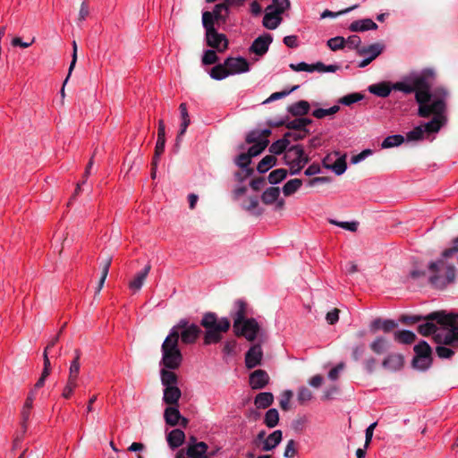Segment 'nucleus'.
Segmentation results:
<instances>
[{
	"label": "nucleus",
	"instance_id": "f257e3e1",
	"mask_svg": "<svg viewBox=\"0 0 458 458\" xmlns=\"http://www.w3.org/2000/svg\"><path fill=\"white\" fill-rule=\"evenodd\" d=\"M436 78L432 69H424L420 72H411L403 81L393 84L394 90L402 91L404 94L415 93V100L419 106L418 115L425 117L428 114V106L437 99V94L445 91L446 98L448 91L444 87H437L431 90Z\"/></svg>",
	"mask_w": 458,
	"mask_h": 458
},
{
	"label": "nucleus",
	"instance_id": "f03ea898",
	"mask_svg": "<svg viewBox=\"0 0 458 458\" xmlns=\"http://www.w3.org/2000/svg\"><path fill=\"white\" fill-rule=\"evenodd\" d=\"M437 99H433L428 106V114L424 117L433 116L432 119L423 124L414 127L406 133L407 141H418L428 138L431 134L437 133L446 123V93L437 94Z\"/></svg>",
	"mask_w": 458,
	"mask_h": 458
},
{
	"label": "nucleus",
	"instance_id": "7ed1b4c3",
	"mask_svg": "<svg viewBox=\"0 0 458 458\" xmlns=\"http://www.w3.org/2000/svg\"><path fill=\"white\" fill-rule=\"evenodd\" d=\"M200 325L206 329L204 344L209 345L219 343L222 334L229 330L231 324L227 318L217 320L215 313L208 312L203 316Z\"/></svg>",
	"mask_w": 458,
	"mask_h": 458
},
{
	"label": "nucleus",
	"instance_id": "20e7f679",
	"mask_svg": "<svg viewBox=\"0 0 458 458\" xmlns=\"http://www.w3.org/2000/svg\"><path fill=\"white\" fill-rule=\"evenodd\" d=\"M428 282L435 288L442 289L455 278V268L446 263L443 259L432 261L428 264Z\"/></svg>",
	"mask_w": 458,
	"mask_h": 458
},
{
	"label": "nucleus",
	"instance_id": "39448f33",
	"mask_svg": "<svg viewBox=\"0 0 458 458\" xmlns=\"http://www.w3.org/2000/svg\"><path fill=\"white\" fill-rule=\"evenodd\" d=\"M161 364L168 369H178L182 361V355L178 346V333L171 329L161 346Z\"/></svg>",
	"mask_w": 458,
	"mask_h": 458
},
{
	"label": "nucleus",
	"instance_id": "423d86ee",
	"mask_svg": "<svg viewBox=\"0 0 458 458\" xmlns=\"http://www.w3.org/2000/svg\"><path fill=\"white\" fill-rule=\"evenodd\" d=\"M422 320H425V322L418 327L419 334L423 336L432 335L435 340V335L438 332L440 326L458 323V313L454 314L445 313V311H435L424 317Z\"/></svg>",
	"mask_w": 458,
	"mask_h": 458
},
{
	"label": "nucleus",
	"instance_id": "0eeeda50",
	"mask_svg": "<svg viewBox=\"0 0 458 458\" xmlns=\"http://www.w3.org/2000/svg\"><path fill=\"white\" fill-rule=\"evenodd\" d=\"M284 159L290 167L291 174H299L309 162V157L301 145L290 147L284 154Z\"/></svg>",
	"mask_w": 458,
	"mask_h": 458
},
{
	"label": "nucleus",
	"instance_id": "6e6552de",
	"mask_svg": "<svg viewBox=\"0 0 458 458\" xmlns=\"http://www.w3.org/2000/svg\"><path fill=\"white\" fill-rule=\"evenodd\" d=\"M435 343L458 349V323L440 326L435 335Z\"/></svg>",
	"mask_w": 458,
	"mask_h": 458
},
{
	"label": "nucleus",
	"instance_id": "1a4fd4ad",
	"mask_svg": "<svg viewBox=\"0 0 458 458\" xmlns=\"http://www.w3.org/2000/svg\"><path fill=\"white\" fill-rule=\"evenodd\" d=\"M171 329H175L178 333V338L181 336L182 342L189 344H193L199 337L201 330L196 324H190L185 318L181 319L177 325Z\"/></svg>",
	"mask_w": 458,
	"mask_h": 458
},
{
	"label": "nucleus",
	"instance_id": "9d476101",
	"mask_svg": "<svg viewBox=\"0 0 458 458\" xmlns=\"http://www.w3.org/2000/svg\"><path fill=\"white\" fill-rule=\"evenodd\" d=\"M237 335L244 336L248 341H254L259 331V323L255 318L242 320L238 328H233Z\"/></svg>",
	"mask_w": 458,
	"mask_h": 458
},
{
	"label": "nucleus",
	"instance_id": "9b49d317",
	"mask_svg": "<svg viewBox=\"0 0 458 458\" xmlns=\"http://www.w3.org/2000/svg\"><path fill=\"white\" fill-rule=\"evenodd\" d=\"M208 445L205 442H197L194 437L190 438L186 446L188 458H210L208 454Z\"/></svg>",
	"mask_w": 458,
	"mask_h": 458
},
{
	"label": "nucleus",
	"instance_id": "f8f14e48",
	"mask_svg": "<svg viewBox=\"0 0 458 458\" xmlns=\"http://www.w3.org/2000/svg\"><path fill=\"white\" fill-rule=\"evenodd\" d=\"M225 65L227 67L230 75L245 73L250 71V64L244 57H227L225 60Z\"/></svg>",
	"mask_w": 458,
	"mask_h": 458
},
{
	"label": "nucleus",
	"instance_id": "ddd939ff",
	"mask_svg": "<svg viewBox=\"0 0 458 458\" xmlns=\"http://www.w3.org/2000/svg\"><path fill=\"white\" fill-rule=\"evenodd\" d=\"M206 41L208 46L220 53L225 52L228 47V40L225 35L218 33L216 30L206 33Z\"/></svg>",
	"mask_w": 458,
	"mask_h": 458
},
{
	"label": "nucleus",
	"instance_id": "4468645a",
	"mask_svg": "<svg viewBox=\"0 0 458 458\" xmlns=\"http://www.w3.org/2000/svg\"><path fill=\"white\" fill-rule=\"evenodd\" d=\"M273 38L270 34H264L258 37L250 47V51L256 54L257 55H265L272 43Z\"/></svg>",
	"mask_w": 458,
	"mask_h": 458
},
{
	"label": "nucleus",
	"instance_id": "2eb2a0df",
	"mask_svg": "<svg viewBox=\"0 0 458 458\" xmlns=\"http://www.w3.org/2000/svg\"><path fill=\"white\" fill-rule=\"evenodd\" d=\"M164 417L166 424L173 427L181 424L185 428L188 424V420L181 415L178 408L174 406L167 407L165 410Z\"/></svg>",
	"mask_w": 458,
	"mask_h": 458
},
{
	"label": "nucleus",
	"instance_id": "dca6fc26",
	"mask_svg": "<svg viewBox=\"0 0 458 458\" xmlns=\"http://www.w3.org/2000/svg\"><path fill=\"white\" fill-rule=\"evenodd\" d=\"M263 357L261 346L255 344L245 354V365L248 369H253L259 365Z\"/></svg>",
	"mask_w": 458,
	"mask_h": 458
},
{
	"label": "nucleus",
	"instance_id": "f3484780",
	"mask_svg": "<svg viewBox=\"0 0 458 458\" xmlns=\"http://www.w3.org/2000/svg\"><path fill=\"white\" fill-rule=\"evenodd\" d=\"M269 382V376L263 369H257L250 375V386L252 389L264 388Z\"/></svg>",
	"mask_w": 458,
	"mask_h": 458
},
{
	"label": "nucleus",
	"instance_id": "a211bd4d",
	"mask_svg": "<svg viewBox=\"0 0 458 458\" xmlns=\"http://www.w3.org/2000/svg\"><path fill=\"white\" fill-rule=\"evenodd\" d=\"M233 318V328H238L242 320L247 319V304L242 300H237L233 305V310L231 313Z\"/></svg>",
	"mask_w": 458,
	"mask_h": 458
},
{
	"label": "nucleus",
	"instance_id": "6ab92c4d",
	"mask_svg": "<svg viewBox=\"0 0 458 458\" xmlns=\"http://www.w3.org/2000/svg\"><path fill=\"white\" fill-rule=\"evenodd\" d=\"M382 366L391 371L399 370L403 366V358L401 354H390L385 358Z\"/></svg>",
	"mask_w": 458,
	"mask_h": 458
},
{
	"label": "nucleus",
	"instance_id": "aec40b11",
	"mask_svg": "<svg viewBox=\"0 0 458 458\" xmlns=\"http://www.w3.org/2000/svg\"><path fill=\"white\" fill-rule=\"evenodd\" d=\"M181 395H182V392L177 386L165 387L164 394H163V401H164V403H165L166 404H169L171 406L177 405Z\"/></svg>",
	"mask_w": 458,
	"mask_h": 458
},
{
	"label": "nucleus",
	"instance_id": "412c9836",
	"mask_svg": "<svg viewBox=\"0 0 458 458\" xmlns=\"http://www.w3.org/2000/svg\"><path fill=\"white\" fill-rule=\"evenodd\" d=\"M282 431L279 429L275 430L270 435H268V437L264 440L262 450L265 452H268L275 449L282 441Z\"/></svg>",
	"mask_w": 458,
	"mask_h": 458
},
{
	"label": "nucleus",
	"instance_id": "4be33fe9",
	"mask_svg": "<svg viewBox=\"0 0 458 458\" xmlns=\"http://www.w3.org/2000/svg\"><path fill=\"white\" fill-rule=\"evenodd\" d=\"M281 14L275 11L267 10L266 14L263 17V26L268 30H275L281 23Z\"/></svg>",
	"mask_w": 458,
	"mask_h": 458
},
{
	"label": "nucleus",
	"instance_id": "5701e85b",
	"mask_svg": "<svg viewBox=\"0 0 458 458\" xmlns=\"http://www.w3.org/2000/svg\"><path fill=\"white\" fill-rule=\"evenodd\" d=\"M377 29V25L371 19L358 20L352 22L349 26L351 31H366Z\"/></svg>",
	"mask_w": 458,
	"mask_h": 458
},
{
	"label": "nucleus",
	"instance_id": "b1692460",
	"mask_svg": "<svg viewBox=\"0 0 458 458\" xmlns=\"http://www.w3.org/2000/svg\"><path fill=\"white\" fill-rule=\"evenodd\" d=\"M310 104L306 100L297 101L288 106L287 111L293 116H302L309 113Z\"/></svg>",
	"mask_w": 458,
	"mask_h": 458
},
{
	"label": "nucleus",
	"instance_id": "393cba45",
	"mask_svg": "<svg viewBox=\"0 0 458 458\" xmlns=\"http://www.w3.org/2000/svg\"><path fill=\"white\" fill-rule=\"evenodd\" d=\"M185 439V434L182 429L175 428L167 435V443L172 449H175L182 445Z\"/></svg>",
	"mask_w": 458,
	"mask_h": 458
},
{
	"label": "nucleus",
	"instance_id": "a878e982",
	"mask_svg": "<svg viewBox=\"0 0 458 458\" xmlns=\"http://www.w3.org/2000/svg\"><path fill=\"white\" fill-rule=\"evenodd\" d=\"M393 89V85L390 86L387 82H380L372 84L369 87V91L380 98H386L390 95Z\"/></svg>",
	"mask_w": 458,
	"mask_h": 458
},
{
	"label": "nucleus",
	"instance_id": "bb28decb",
	"mask_svg": "<svg viewBox=\"0 0 458 458\" xmlns=\"http://www.w3.org/2000/svg\"><path fill=\"white\" fill-rule=\"evenodd\" d=\"M179 110H180V114H181L182 123L180 125V131H179V133L177 135V141L180 140L181 137H182L184 135V133L187 131L188 126L191 123V119H190V115H189V113H188V110H187L186 104L185 103H182L179 106Z\"/></svg>",
	"mask_w": 458,
	"mask_h": 458
},
{
	"label": "nucleus",
	"instance_id": "cd10ccee",
	"mask_svg": "<svg viewBox=\"0 0 458 458\" xmlns=\"http://www.w3.org/2000/svg\"><path fill=\"white\" fill-rule=\"evenodd\" d=\"M274 402V395L270 392H262L256 395L254 404L258 409H266Z\"/></svg>",
	"mask_w": 458,
	"mask_h": 458
},
{
	"label": "nucleus",
	"instance_id": "c85d7f7f",
	"mask_svg": "<svg viewBox=\"0 0 458 458\" xmlns=\"http://www.w3.org/2000/svg\"><path fill=\"white\" fill-rule=\"evenodd\" d=\"M43 357H44V369H43V371L41 373L40 377L38 378V380L35 384L34 388L31 390V391H34L35 394H36V390L37 389H38V388H40V387H42L44 386L47 377L50 374V369H51L50 367H51V365H50V360H49L48 355L47 354V350L44 351Z\"/></svg>",
	"mask_w": 458,
	"mask_h": 458
},
{
	"label": "nucleus",
	"instance_id": "c756f323",
	"mask_svg": "<svg viewBox=\"0 0 458 458\" xmlns=\"http://www.w3.org/2000/svg\"><path fill=\"white\" fill-rule=\"evenodd\" d=\"M81 351L79 349H76L74 351V359L71 361L70 367H69V375L68 378H72L78 380L80 370H81Z\"/></svg>",
	"mask_w": 458,
	"mask_h": 458
},
{
	"label": "nucleus",
	"instance_id": "7c9ffc66",
	"mask_svg": "<svg viewBox=\"0 0 458 458\" xmlns=\"http://www.w3.org/2000/svg\"><path fill=\"white\" fill-rule=\"evenodd\" d=\"M161 382L165 387L175 386L178 383L176 374L171 370L166 369L165 367L160 371Z\"/></svg>",
	"mask_w": 458,
	"mask_h": 458
},
{
	"label": "nucleus",
	"instance_id": "2f4dec72",
	"mask_svg": "<svg viewBox=\"0 0 458 458\" xmlns=\"http://www.w3.org/2000/svg\"><path fill=\"white\" fill-rule=\"evenodd\" d=\"M150 267L146 266L141 271L136 274L133 280H131L129 284V287L133 291H138L141 288L143 285L144 280L146 279L148 272H149Z\"/></svg>",
	"mask_w": 458,
	"mask_h": 458
},
{
	"label": "nucleus",
	"instance_id": "473e14b6",
	"mask_svg": "<svg viewBox=\"0 0 458 458\" xmlns=\"http://www.w3.org/2000/svg\"><path fill=\"white\" fill-rule=\"evenodd\" d=\"M394 339L403 344H410L416 339V335L410 330H399L394 333Z\"/></svg>",
	"mask_w": 458,
	"mask_h": 458
},
{
	"label": "nucleus",
	"instance_id": "72a5a7b5",
	"mask_svg": "<svg viewBox=\"0 0 458 458\" xmlns=\"http://www.w3.org/2000/svg\"><path fill=\"white\" fill-rule=\"evenodd\" d=\"M111 262H112V259L109 258V259H106L104 261L103 265H102L101 272H100V276H99L98 284H97V286L95 288V295H97V294H98L100 293V291L102 290V288H103V286L105 284L106 276L108 275V271H109V267H110Z\"/></svg>",
	"mask_w": 458,
	"mask_h": 458
},
{
	"label": "nucleus",
	"instance_id": "f704fd0d",
	"mask_svg": "<svg viewBox=\"0 0 458 458\" xmlns=\"http://www.w3.org/2000/svg\"><path fill=\"white\" fill-rule=\"evenodd\" d=\"M291 143V140L287 139L285 135L284 137L271 144L269 147V151L275 155H280L284 151H287L289 148L288 146Z\"/></svg>",
	"mask_w": 458,
	"mask_h": 458
},
{
	"label": "nucleus",
	"instance_id": "c9c22d12",
	"mask_svg": "<svg viewBox=\"0 0 458 458\" xmlns=\"http://www.w3.org/2000/svg\"><path fill=\"white\" fill-rule=\"evenodd\" d=\"M34 399H35V393H34V391H30L28 394V397H27L25 403L21 410L22 426L24 428H26V426H25L26 422L30 419V410L32 408Z\"/></svg>",
	"mask_w": 458,
	"mask_h": 458
},
{
	"label": "nucleus",
	"instance_id": "e433bc0d",
	"mask_svg": "<svg viewBox=\"0 0 458 458\" xmlns=\"http://www.w3.org/2000/svg\"><path fill=\"white\" fill-rule=\"evenodd\" d=\"M383 46L379 43H375L368 47H362L358 50L360 55H369L372 61L376 59L383 51Z\"/></svg>",
	"mask_w": 458,
	"mask_h": 458
},
{
	"label": "nucleus",
	"instance_id": "4c0bfd02",
	"mask_svg": "<svg viewBox=\"0 0 458 458\" xmlns=\"http://www.w3.org/2000/svg\"><path fill=\"white\" fill-rule=\"evenodd\" d=\"M209 75L212 79L216 81H221L230 76V72L227 67L225 65V62L223 64H219L214 66L210 72Z\"/></svg>",
	"mask_w": 458,
	"mask_h": 458
},
{
	"label": "nucleus",
	"instance_id": "58836bf2",
	"mask_svg": "<svg viewBox=\"0 0 458 458\" xmlns=\"http://www.w3.org/2000/svg\"><path fill=\"white\" fill-rule=\"evenodd\" d=\"M347 168L346 161H345V156H337L335 158L334 163L329 166V170H332L336 175L343 174Z\"/></svg>",
	"mask_w": 458,
	"mask_h": 458
},
{
	"label": "nucleus",
	"instance_id": "ea45409f",
	"mask_svg": "<svg viewBox=\"0 0 458 458\" xmlns=\"http://www.w3.org/2000/svg\"><path fill=\"white\" fill-rule=\"evenodd\" d=\"M276 158L274 156L268 155L264 157L258 164L257 170L260 174H264L268 171L271 167L276 165Z\"/></svg>",
	"mask_w": 458,
	"mask_h": 458
},
{
	"label": "nucleus",
	"instance_id": "a19ab883",
	"mask_svg": "<svg viewBox=\"0 0 458 458\" xmlns=\"http://www.w3.org/2000/svg\"><path fill=\"white\" fill-rule=\"evenodd\" d=\"M388 346V342L382 336L377 337L370 344V349L377 354L384 353L387 350Z\"/></svg>",
	"mask_w": 458,
	"mask_h": 458
},
{
	"label": "nucleus",
	"instance_id": "79ce46f5",
	"mask_svg": "<svg viewBox=\"0 0 458 458\" xmlns=\"http://www.w3.org/2000/svg\"><path fill=\"white\" fill-rule=\"evenodd\" d=\"M279 194V188L270 187L263 192L261 199L265 204H272L278 199Z\"/></svg>",
	"mask_w": 458,
	"mask_h": 458
},
{
	"label": "nucleus",
	"instance_id": "37998d69",
	"mask_svg": "<svg viewBox=\"0 0 458 458\" xmlns=\"http://www.w3.org/2000/svg\"><path fill=\"white\" fill-rule=\"evenodd\" d=\"M279 421L278 411L275 408L269 409L264 418V423L267 428H275Z\"/></svg>",
	"mask_w": 458,
	"mask_h": 458
},
{
	"label": "nucleus",
	"instance_id": "c03bdc74",
	"mask_svg": "<svg viewBox=\"0 0 458 458\" xmlns=\"http://www.w3.org/2000/svg\"><path fill=\"white\" fill-rule=\"evenodd\" d=\"M414 352L416 355H420L419 360L425 358H430L431 348L426 341H420L414 346Z\"/></svg>",
	"mask_w": 458,
	"mask_h": 458
},
{
	"label": "nucleus",
	"instance_id": "a18cd8bd",
	"mask_svg": "<svg viewBox=\"0 0 458 458\" xmlns=\"http://www.w3.org/2000/svg\"><path fill=\"white\" fill-rule=\"evenodd\" d=\"M340 107L335 105L329 108H316L312 111V115L317 119H322L328 115H334L339 111Z\"/></svg>",
	"mask_w": 458,
	"mask_h": 458
},
{
	"label": "nucleus",
	"instance_id": "49530a36",
	"mask_svg": "<svg viewBox=\"0 0 458 458\" xmlns=\"http://www.w3.org/2000/svg\"><path fill=\"white\" fill-rule=\"evenodd\" d=\"M403 140H404V137L400 134L391 135V136L386 137L383 140L381 147L383 148L397 147V146H400L403 142Z\"/></svg>",
	"mask_w": 458,
	"mask_h": 458
},
{
	"label": "nucleus",
	"instance_id": "de8ad7c7",
	"mask_svg": "<svg viewBox=\"0 0 458 458\" xmlns=\"http://www.w3.org/2000/svg\"><path fill=\"white\" fill-rule=\"evenodd\" d=\"M302 185L301 179H293L288 181L283 187V192L285 196L293 194Z\"/></svg>",
	"mask_w": 458,
	"mask_h": 458
},
{
	"label": "nucleus",
	"instance_id": "09e8293b",
	"mask_svg": "<svg viewBox=\"0 0 458 458\" xmlns=\"http://www.w3.org/2000/svg\"><path fill=\"white\" fill-rule=\"evenodd\" d=\"M287 175V170L284 168H278L272 171L268 175V182L271 184H276L282 182Z\"/></svg>",
	"mask_w": 458,
	"mask_h": 458
},
{
	"label": "nucleus",
	"instance_id": "8fccbe9b",
	"mask_svg": "<svg viewBox=\"0 0 458 458\" xmlns=\"http://www.w3.org/2000/svg\"><path fill=\"white\" fill-rule=\"evenodd\" d=\"M214 19H215V17L213 16V14L210 12L207 11V12L203 13L202 24L206 30V33H210V32L216 30L214 26Z\"/></svg>",
	"mask_w": 458,
	"mask_h": 458
},
{
	"label": "nucleus",
	"instance_id": "3c124183",
	"mask_svg": "<svg viewBox=\"0 0 458 458\" xmlns=\"http://www.w3.org/2000/svg\"><path fill=\"white\" fill-rule=\"evenodd\" d=\"M290 6L288 0H273V4L268 5L267 10L275 11L279 14H282Z\"/></svg>",
	"mask_w": 458,
	"mask_h": 458
},
{
	"label": "nucleus",
	"instance_id": "603ef678",
	"mask_svg": "<svg viewBox=\"0 0 458 458\" xmlns=\"http://www.w3.org/2000/svg\"><path fill=\"white\" fill-rule=\"evenodd\" d=\"M78 386V380L72 378H67V382L63 389L62 396L65 399H69L74 389Z\"/></svg>",
	"mask_w": 458,
	"mask_h": 458
},
{
	"label": "nucleus",
	"instance_id": "864d4df0",
	"mask_svg": "<svg viewBox=\"0 0 458 458\" xmlns=\"http://www.w3.org/2000/svg\"><path fill=\"white\" fill-rule=\"evenodd\" d=\"M363 98V95L360 93H352L346 96H344L339 99V103L344 106H351L358 101H360Z\"/></svg>",
	"mask_w": 458,
	"mask_h": 458
},
{
	"label": "nucleus",
	"instance_id": "5fc2aeb1",
	"mask_svg": "<svg viewBox=\"0 0 458 458\" xmlns=\"http://www.w3.org/2000/svg\"><path fill=\"white\" fill-rule=\"evenodd\" d=\"M268 140H263L262 142L253 143L249 148L248 154L250 157L259 156L268 145Z\"/></svg>",
	"mask_w": 458,
	"mask_h": 458
},
{
	"label": "nucleus",
	"instance_id": "6e6d98bb",
	"mask_svg": "<svg viewBox=\"0 0 458 458\" xmlns=\"http://www.w3.org/2000/svg\"><path fill=\"white\" fill-rule=\"evenodd\" d=\"M454 348L447 347V345L438 344L436 352L439 358L449 359L454 354Z\"/></svg>",
	"mask_w": 458,
	"mask_h": 458
},
{
	"label": "nucleus",
	"instance_id": "4d7b16f0",
	"mask_svg": "<svg viewBox=\"0 0 458 458\" xmlns=\"http://www.w3.org/2000/svg\"><path fill=\"white\" fill-rule=\"evenodd\" d=\"M165 140H161V139L157 140L155 154L153 157V165L155 166H157L159 158L165 150Z\"/></svg>",
	"mask_w": 458,
	"mask_h": 458
},
{
	"label": "nucleus",
	"instance_id": "13d9d810",
	"mask_svg": "<svg viewBox=\"0 0 458 458\" xmlns=\"http://www.w3.org/2000/svg\"><path fill=\"white\" fill-rule=\"evenodd\" d=\"M345 45V39L343 37H335L327 40V46L328 47L333 50L336 51L339 49L344 48Z\"/></svg>",
	"mask_w": 458,
	"mask_h": 458
},
{
	"label": "nucleus",
	"instance_id": "bf43d9fd",
	"mask_svg": "<svg viewBox=\"0 0 458 458\" xmlns=\"http://www.w3.org/2000/svg\"><path fill=\"white\" fill-rule=\"evenodd\" d=\"M218 61V56L215 50L208 49L204 52L202 56V63L205 65L214 64Z\"/></svg>",
	"mask_w": 458,
	"mask_h": 458
},
{
	"label": "nucleus",
	"instance_id": "052dcab7",
	"mask_svg": "<svg viewBox=\"0 0 458 458\" xmlns=\"http://www.w3.org/2000/svg\"><path fill=\"white\" fill-rule=\"evenodd\" d=\"M313 394L311 391L306 386H301L298 389L297 399L299 403H304L311 400Z\"/></svg>",
	"mask_w": 458,
	"mask_h": 458
},
{
	"label": "nucleus",
	"instance_id": "680f3d73",
	"mask_svg": "<svg viewBox=\"0 0 458 458\" xmlns=\"http://www.w3.org/2000/svg\"><path fill=\"white\" fill-rule=\"evenodd\" d=\"M329 223L350 232H356L358 229L357 222H339L334 219H330Z\"/></svg>",
	"mask_w": 458,
	"mask_h": 458
},
{
	"label": "nucleus",
	"instance_id": "e2e57ef3",
	"mask_svg": "<svg viewBox=\"0 0 458 458\" xmlns=\"http://www.w3.org/2000/svg\"><path fill=\"white\" fill-rule=\"evenodd\" d=\"M290 68L295 72H312L316 69V64H309L304 62H301L297 64H291Z\"/></svg>",
	"mask_w": 458,
	"mask_h": 458
},
{
	"label": "nucleus",
	"instance_id": "0e129e2a",
	"mask_svg": "<svg viewBox=\"0 0 458 458\" xmlns=\"http://www.w3.org/2000/svg\"><path fill=\"white\" fill-rule=\"evenodd\" d=\"M293 397V392L291 390H285L280 398L279 404L282 410L288 411L290 408V401Z\"/></svg>",
	"mask_w": 458,
	"mask_h": 458
},
{
	"label": "nucleus",
	"instance_id": "69168bd1",
	"mask_svg": "<svg viewBox=\"0 0 458 458\" xmlns=\"http://www.w3.org/2000/svg\"><path fill=\"white\" fill-rule=\"evenodd\" d=\"M298 88V86H294L290 90L288 91H280V92H275V93H272L268 98H267L263 104H267V103H270L272 101H276V100H278L280 98H283L284 97H286L287 95H289L291 92H293V90H295L296 89Z\"/></svg>",
	"mask_w": 458,
	"mask_h": 458
},
{
	"label": "nucleus",
	"instance_id": "338daca9",
	"mask_svg": "<svg viewBox=\"0 0 458 458\" xmlns=\"http://www.w3.org/2000/svg\"><path fill=\"white\" fill-rule=\"evenodd\" d=\"M251 157L247 153H241L235 159L236 165L241 168H247L250 164Z\"/></svg>",
	"mask_w": 458,
	"mask_h": 458
},
{
	"label": "nucleus",
	"instance_id": "774afa93",
	"mask_svg": "<svg viewBox=\"0 0 458 458\" xmlns=\"http://www.w3.org/2000/svg\"><path fill=\"white\" fill-rule=\"evenodd\" d=\"M263 140H268L262 139L259 130H253V131H250L246 137V141L248 143H258V142H262Z\"/></svg>",
	"mask_w": 458,
	"mask_h": 458
}]
</instances>
